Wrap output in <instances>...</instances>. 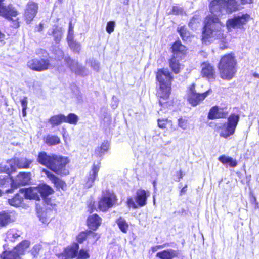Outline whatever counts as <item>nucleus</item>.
I'll return each instance as SVG.
<instances>
[{"mask_svg":"<svg viewBox=\"0 0 259 259\" xmlns=\"http://www.w3.org/2000/svg\"><path fill=\"white\" fill-rule=\"evenodd\" d=\"M15 171V166L9 162L0 163V173L10 174Z\"/></svg>","mask_w":259,"mask_h":259,"instance_id":"36","label":"nucleus"},{"mask_svg":"<svg viewBox=\"0 0 259 259\" xmlns=\"http://www.w3.org/2000/svg\"><path fill=\"white\" fill-rule=\"evenodd\" d=\"M12 238L16 239H17L20 236V235H19L16 232H14L12 234Z\"/></svg>","mask_w":259,"mask_h":259,"instance_id":"56","label":"nucleus"},{"mask_svg":"<svg viewBox=\"0 0 259 259\" xmlns=\"http://www.w3.org/2000/svg\"><path fill=\"white\" fill-rule=\"evenodd\" d=\"M228 115L227 106L220 107L218 105L212 106L207 114V119L209 120L227 118V122L219 127L221 130L220 136L224 138H227L234 134L240 120L239 114L231 113L229 116Z\"/></svg>","mask_w":259,"mask_h":259,"instance_id":"1","label":"nucleus"},{"mask_svg":"<svg viewBox=\"0 0 259 259\" xmlns=\"http://www.w3.org/2000/svg\"><path fill=\"white\" fill-rule=\"evenodd\" d=\"M12 192H13V189H12L7 190L6 191V193H12Z\"/></svg>","mask_w":259,"mask_h":259,"instance_id":"60","label":"nucleus"},{"mask_svg":"<svg viewBox=\"0 0 259 259\" xmlns=\"http://www.w3.org/2000/svg\"><path fill=\"white\" fill-rule=\"evenodd\" d=\"M100 163L98 164H93L92 167V172H90L87 176L85 184L84 187L85 188H91L94 184L96 179L97 177L98 173L100 169Z\"/></svg>","mask_w":259,"mask_h":259,"instance_id":"22","label":"nucleus"},{"mask_svg":"<svg viewBox=\"0 0 259 259\" xmlns=\"http://www.w3.org/2000/svg\"><path fill=\"white\" fill-rule=\"evenodd\" d=\"M115 26V23L114 21H110L107 22L106 30L108 34L112 33L114 30Z\"/></svg>","mask_w":259,"mask_h":259,"instance_id":"45","label":"nucleus"},{"mask_svg":"<svg viewBox=\"0 0 259 259\" xmlns=\"http://www.w3.org/2000/svg\"><path fill=\"white\" fill-rule=\"evenodd\" d=\"M16 180L19 185L25 186L27 185L31 180L30 173L20 172L17 175Z\"/></svg>","mask_w":259,"mask_h":259,"instance_id":"31","label":"nucleus"},{"mask_svg":"<svg viewBox=\"0 0 259 259\" xmlns=\"http://www.w3.org/2000/svg\"><path fill=\"white\" fill-rule=\"evenodd\" d=\"M224 26L215 15H207L204 19L202 28L201 41L202 43L210 42L212 38L221 42L226 40V36L222 28Z\"/></svg>","mask_w":259,"mask_h":259,"instance_id":"2","label":"nucleus"},{"mask_svg":"<svg viewBox=\"0 0 259 259\" xmlns=\"http://www.w3.org/2000/svg\"><path fill=\"white\" fill-rule=\"evenodd\" d=\"M40 247L38 245H35L33 246V247L32 248V249L30 251V253L31 255L34 257H37L38 254L40 251Z\"/></svg>","mask_w":259,"mask_h":259,"instance_id":"50","label":"nucleus"},{"mask_svg":"<svg viewBox=\"0 0 259 259\" xmlns=\"http://www.w3.org/2000/svg\"><path fill=\"white\" fill-rule=\"evenodd\" d=\"M27 97L23 98L21 100V105L22 106V109H26L27 108Z\"/></svg>","mask_w":259,"mask_h":259,"instance_id":"52","label":"nucleus"},{"mask_svg":"<svg viewBox=\"0 0 259 259\" xmlns=\"http://www.w3.org/2000/svg\"><path fill=\"white\" fill-rule=\"evenodd\" d=\"M79 246L78 243H74L71 246L64 248L62 253L58 255L62 259H73L77 257Z\"/></svg>","mask_w":259,"mask_h":259,"instance_id":"17","label":"nucleus"},{"mask_svg":"<svg viewBox=\"0 0 259 259\" xmlns=\"http://www.w3.org/2000/svg\"><path fill=\"white\" fill-rule=\"evenodd\" d=\"M5 0H0V17L6 20H10L11 16L16 17L19 12L11 4L6 5Z\"/></svg>","mask_w":259,"mask_h":259,"instance_id":"15","label":"nucleus"},{"mask_svg":"<svg viewBox=\"0 0 259 259\" xmlns=\"http://www.w3.org/2000/svg\"><path fill=\"white\" fill-rule=\"evenodd\" d=\"M117 200V196L113 191L106 190L98 198V209L101 212H106L116 204Z\"/></svg>","mask_w":259,"mask_h":259,"instance_id":"7","label":"nucleus"},{"mask_svg":"<svg viewBox=\"0 0 259 259\" xmlns=\"http://www.w3.org/2000/svg\"><path fill=\"white\" fill-rule=\"evenodd\" d=\"M187 185H185L180 190V195H183L185 194L187 191Z\"/></svg>","mask_w":259,"mask_h":259,"instance_id":"55","label":"nucleus"},{"mask_svg":"<svg viewBox=\"0 0 259 259\" xmlns=\"http://www.w3.org/2000/svg\"><path fill=\"white\" fill-rule=\"evenodd\" d=\"M32 161L27 158H21L17 159L15 164L19 168H28Z\"/></svg>","mask_w":259,"mask_h":259,"instance_id":"38","label":"nucleus"},{"mask_svg":"<svg viewBox=\"0 0 259 259\" xmlns=\"http://www.w3.org/2000/svg\"><path fill=\"white\" fill-rule=\"evenodd\" d=\"M73 33H74L73 26H72V22L70 21L69 22V28H68V34H67L66 40L73 38H74Z\"/></svg>","mask_w":259,"mask_h":259,"instance_id":"47","label":"nucleus"},{"mask_svg":"<svg viewBox=\"0 0 259 259\" xmlns=\"http://www.w3.org/2000/svg\"><path fill=\"white\" fill-rule=\"evenodd\" d=\"M209 9L211 12L220 11L226 3V0H208Z\"/></svg>","mask_w":259,"mask_h":259,"instance_id":"30","label":"nucleus"},{"mask_svg":"<svg viewBox=\"0 0 259 259\" xmlns=\"http://www.w3.org/2000/svg\"><path fill=\"white\" fill-rule=\"evenodd\" d=\"M65 62L67 65L69 67H72L74 64V61L69 56L65 58Z\"/></svg>","mask_w":259,"mask_h":259,"instance_id":"51","label":"nucleus"},{"mask_svg":"<svg viewBox=\"0 0 259 259\" xmlns=\"http://www.w3.org/2000/svg\"><path fill=\"white\" fill-rule=\"evenodd\" d=\"M38 187L22 188L19 192L24 195L26 199L39 200L40 199Z\"/></svg>","mask_w":259,"mask_h":259,"instance_id":"20","label":"nucleus"},{"mask_svg":"<svg viewBox=\"0 0 259 259\" xmlns=\"http://www.w3.org/2000/svg\"><path fill=\"white\" fill-rule=\"evenodd\" d=\"M219 77L229 81L234 78L238 69V62L235 54L231 52L221 56L217 65Z\"/></svg>","mask_w":259,"mask_h":259,"instance_id":"5","label":"nucleus"},{"mask_svg":"<svg viewBox=\"0 0 259 259\" xmlns=\"http://www.w3.org/2000/svg\"><path fill=\"white\" fill-rule=\"evenodd\" d=\"M13 17H14V16H11V18L10 19L11 20H7L8 21L11 22V24L10 25V27L12 28L13 29H18L20 27V19L19 18L17 17L16 19H13Z\"/></svg>","mask_w":259,"mask_h":259,"instance_id":"43","label":"nucleus"},{"mask_svg":"<svg viewBox=\"0 0 259 259\" xmlns=\"http://www.w3.org/2000/svg\"><path fill=\"white\" fill-rule=\"evenodd\" d=\"M195 83H192L188 87L187 93V101L192 106L195 107L201 103L209 95L210 90L204 93H199L196 92Z\"/></svg>","mask_w":259,"mask_h":259,"instance_id":"9","label":"nucleus"},{"mask_svg":"<svg viewBox=\"0 0 259 259\" xmlns=\"http://www.w3.org/2000/svg\"><path fill=\"white\" fill-rule=\"evenodd\" d=\"M38 10V6L36 3L29 1L26 5L24 10V18L27 24H30L36 16Z\"/></svg>","mask_w":259,"mask_h":259,"instance_id":"14","label":"nucleus"},{"mask_svg":"<svg viewBox=\"0 0 259 259\" xmlns=\"http://www.w3.org/2000/svg\"><path fill=\"white\" fill-rule=\"evenodd\" d=\"M37 161L60 176L69 174V170L66 168V165L69 162L67 157L55 154L48 155L47 152L41 151L38 154Z\"/></svg>","mask_w":259,"mask_h":259,"instance_id":"3","label":"nucleus"},{"mask_svg":"<svg viewBox=\"0 0 259 259\" xmlns=\"http://www.w3.org/2000/svg\"><path fill=\"white\" fill-rule=\"evenodd\" d=\"M102 219L97 214L94 213L88 217L87 226L90 230L94 232L101 225Z\"/></svg>","mask_w":259,"mask_h":259,"instance_id":"19","label":"nucleus"},{"mask_svg":"<svg viewBox=\"0 0 259 259\" xmlns=\"http://www.w3.org/2000/svg\"><path fill=\"white\" fill-rule=\"evenodd\" d=\"M156 256L159 259H172L178 256V253L172 249H166L157 252Z\"/></svg>","mask_w":259,"mask_h":259,"instance_id":"27","label":"nucleus"},{"mask_svg":"<svg viewBox=\"0 0 259 259\" xmlns=\"http://www.w3.org/2000/svg\"><path fill=\"white\" fill-rule=\"evenodd\" d=\"M14 221L12 212L7 210L0 212V228L6 227Z\"/></svg>","mask_w":259,"mask_h":259,"instance_id":"25","label":"nucleus"},{"mask_svg":"<svg viewBox=\"0 0 259 259\" xmlns=\"http://www.w3.org/2000/svg\"><path fill=\"white\" fill-rule=\"evenodd\" d=\"M6 181V178H2L0 176V184L3 185L4 184L5 182Z\"/></svg>","mask_w":259,"mask_h":259,"instance_id":"57","label":"nucleus"},{"mask_svg":"<svg viewBox=\"0 0 259 259\" xmlns=\"http://www.w3.org/2000/svg\"><path fill=\"white\" fill-rule=\"evenodd\" d=\"M182 59V58H178L174 56H171L168 60L169 66L171 72L174 74H178L181 72L183 65L181 64L180 61Z\"/></svg>","mask_w":259,"mask_h":259,"instance_id":"24","label":"nucleus"},{"mask_svg":"<svg viewBox=\"0 0 259 259\" xmlns=\"http://www.w3.org/2000/svg\"><path fill=\"white\" fill-rule=\"evenodd\" d=\"M158 126L162 130H166L173 132L176 130V126L174 125L172 120L168 118H161L157 120Z\"/></svg>","mask_w":259,"mask_h":259,"instance_id":"26","label":"nucleus"},{"mask_svg":"<svg viewBox=\"0 0 259 259\" xmlns=\"http://www.w3.org/2000/svg\"><path fill=\"white\" fill-rule=\"evenodd\" d=\"M3 194H4V193H3V191L0 189V197L2 196Z\"/></svg>","mask_w":259,"mask_h":259,"instance_id":"62","label":"nucleus"},{"mask_svg":"<svg viewBox=\"0 0 259 259\" xmlns=\"http://www.w3.org/2000/svg\"><path fill=\"white\" fill-rule=\"evenodd\" d=\"M51 35L54 37V39L56 43H59L63 36V32L61 28L56 26L52 30Z\"/></svg>","mask_w":259,"mask_h":259,"instance_id":"39","label":"nucleus"},{"mask_svg":"<svg viewBox=\"0 0 259 259\" xmlns=\"http://www.w3.org/2000/svg\"><path fill=\"white\" fill-rule=\"evenodd\" d=\"M155 75L159 83V90L157 92L159 103L163 106L168 103L174 76L172 73L165 68L158 69Z\"/></svg>","mask_w":259,"mask_h":259,"instance_id":"4","label":"nucleus"},{"mask_svg":"<svg viewBox=\"0 0 259 259\" xmlns=\"http://www.w3.org/2000/svg\"><path fill=\"white\" fill-rule=\"evenodd\" d=\"M110 144L108 141H104L102 143L100 146L98 147L95 150V153L97 157H101L108 151Z\"/></svg>","mask_w":259,"mask_h":259,"instance_id":"35","label":"nucleus"},{"mask_svg":"<svg viewBox=\"0 0 259 259\" xmlns=\"http://www.w3.org/2000/svg\"><path fill=\"white\" fill-rule=\"evenodd\" d=\"M253 200H254V203L255 204H257L256 200V198L255 197H253Z\"/></svg>","mask_w":259,"mask_h":259,"instance_id":"63","label":"nucleus"},{"mask_svg":"<svg viewBox=\"0 0 259 259\" xmlns=\"http://www.w3.org/2000/svg\"><path fill=\"white\" fill-rule=\"evenodd\" d=\"M253 76L254 77H256V78H259V74L257 73H254L253 74Z\"/></svg>","mask_w":259,"mask_h":259,"instance_id":"58","label":"nucleus"},{"mask_svg":"<svg viewBox=\"0 0 259 259\" xmlns=\"http://www.w3.org/2000/svg\"><path fill=\"white\" fill-rule=\"evenodd\" d=\"M218 160L224 165H228L230 167H235L238 164L236 160L233 159V158L226 156L225 155H222L220 156Z\"/></svg>","mask_w":259,"mask_h":259,"instance_id":"32","label":"nucleus"},{"mask_svg":"<svg viewBox=\"0 0 259 259\" xmlns=\"http://www.w3.org/2000/svg\"><path fill=\"white\" fill-rule=\"evenodd\" d=\"M66 40L68 46L74 52L79 53L81 48L80 44L75 41L74 38Z\"/></svg>","mask_w":259,"mask_h":259,"instance_id":"41","label":"nucleus"},{"mask_svg":"<svg viewBox=\"0 0 259 259\" xmlns=\"http://www.w3.org/2000/svg\"><path fill=\"white\" fill-rule=\"evenodd\" d=\"M177 31L184 42L190 41L191 40L193 35L185 25L178 27Z\"/></svg>","mask_w":259,"mask_h":259,"instance_id":"28","label":"nucleus"},{"mask_svg":"<svg viewBox=\"0 0 259 259\" xmlns=\"http://www.w3.org/2000/svg\"><path fill=\"white\" fill-rule=\"evenodd\" d=\"M44 29V24L41 23H39L37 26L35 27V31L37 32H41Z\"/></svg>","mask_w":259,"mask_h":259,"instance_id":"54","label":"nucleus"},{"mask_svg":"<svg viewBox=\"0 0 259 259\" xmlns=\"http://www.w3.org/2000/svg\"><path fill=\"white\" fill-rule=\"evenodd\" d=\"M116 223L120 230L123 233H127L128 230L129 225L124 219L120 217L116 220Z\"/></svg>","mask_w":259,"mask_h":259,"instance_id":"37","label":"nucleus"},{"mask_svg":"<svg viewBox=\"0 0 259 259\" xmlns=\"http://www.w3.org/2000/svg\"><path fill=\"white\" fill-rule=\"evenodd\" d=\"M30 242L23 240L10 250H5L0 254V259H21L26 250L29 247Z\"/></svg>","mask_w":259,"mask_h":259,"instance_id":"6","label":"nucleus"},{"mask_svg":"<svg viewBox=\"0 0 259 259\" xmlns=\"http://www.w3.org/2000/svg\"><path fill=\"white\" fill-rule=\"evenodd\" d=\"M88 211L90 213H92L94 211H99L98 206L96 207L95 202L93 200L90 201L87 205Z\"/></svg>","mask_w":259,"mask_h":259,"instance_id":"44","label":"nucleus"},{"mask_svg":"<svg viewBox=\"0 0 259 259\" xmlns=\"http://www.w3.org/2000/svg\"><path fill=\"white\" fill-rule=\"evenodd\" d=\"M183 9L177 6H174L169 14L178 15L182 13Z\"/></svg>","mask_w":259,"mask_h":259,"instance_id":"46","label":"nucleus"},{"mask_svg":"<svg viewBox=\"0 0 259 259\" xmlns=\"http://www.w3.org/2000/svg\"><path fill=\"white\" fill-rule=\"evenodd\" d=\"M26 109H22V114L23 116H25L26 115Z\"/></svg>","mask_w":259,"mask_h":259,"instance_id":"59","label":"nucleus"},{"mask_svg":"<svg viewBox=\"0 0 259 259\" xmlns=\"http://www.w3.org/2000/svg\"><path fill=\"white\" fill-rule=\"evenodd\" d=\"M152 184L153 185L154 187L155 188L156 186V182L155 181H154Z\"/></svg>","mask_w":259,"mask_h":259,"instance_id":"61","label":"nucleus"},{"mask_svg":"<svg viewBox=\"0 0 259 259\" xmlns=\"http://www.w3.org/2000/svg\"><path fill=\"white\" fill-rule=\"evenodd\" d=\"M168 246H169V243H164L162 245H156V246H153L151 248V250L152 251V252L153 253H154L155 252L157 251L159 249H162L163 248H165V247H168Z\"/></svg>","mask_w":259,"mask_h":259,"instance_id":"49","label":"nucleus"},{"mask_svg":"<svg viewBox=\"0 0 259 259\" xmlns=\"http://www.w3.org/2000/svg\"><path fill=\"white\" fill-rule=\"evenodd\" d=\"M178 125L183 130L186 129L188 125L187 120L182 117L178 119Z\"/></svg>","mask_w":259,"mask_h":259,"instance_id":"48","label":"nucleus"},{"mask_svg":"<svg viewBox=\"0 0 259 259\" xmlns=\"http://www.w3.org/2000/svg\"><path fill=\"white\" fill-rule=\"evenodd\" d=\"M250 19V15L247 13L243 14L240 16H235L226 21V25L229 30L235 28L242 29Z\"/></svg>","mask_w":259,"mask_h":259,"instance_id":"11","label":"nucleus"},{"mask_svg":"<svg viewBox=\"0 0 259 259\" xmlns=\"http://www.w3.org/2000/svg\"><path fill=\"white\" fill-rule=\"evenodd\" d=\"M149 192L142 189L137 190L134 197L127 198L126 203L129 208L137 209L145 206L147 203V199Z\"/></svg>","mask_w":259,"mask_h":259,"instance_id":"8","label":"nucleus"},{"mask_svg":"<svg viewBox=\"0 0 259 259\" xmlns=\"http://www.w3.org/2000/svg\"><path fill=\"white\" fill-rule=\"evenodd\" d=\"M176 176L177 178L176 181H179L181 179L183 178V174L181 170L176 172Z\"/></svg>","mask_w":259,"mask_h":259,"instance_id":"53","label":"nucleus"},{"mask_svg":"<svg viewBox=\"0 0 259 259\" xmlns=\"http://www.w3.org/2000/svg\"><path fill=\"white\" fill-rule=\"evenodd\" d=\"M201 76L208 81L214 80L217 77V73L213 65L208 62H203L201 64Z\"/></svg>","mask_w":259,"mask_h":259,"instance_id":"13","label":"nucleus"},{"mask_svg":"<svg viewBox=\"0 0 259 259\" xmlns=\"http://www.w3.org/2000/svg\"><path fill=\"white\" fill-rule=\"evenodd\" d=\"M170 51L172 54L171 56L184 59L188 53V48L178 39L171 44Z\"/></svg>","mask_w":259,"mask_h":259,"instance_id":"12","label":"nucleus"},{"mask_svg":"<svg viewBox=\"0 0 259 259\" xmlns=\"http://www.w3.org/2000/svg\"><path fill=\"white\" fill-rule=\"evenodd\" d=\"M64 114H58L51 116L48 119V122L52 127L58 126L64 122Z\"/></svg>","mask_w":259,"mask_h":259,"instance_id":"34","label":"nucleus"},{"mask_svg":"<svg viewBox=\"0 0 259 259\" xmlns=\"http://www.w3.org/2000/svg\"><path fill=\"white\" fill-rule=\"evenodd\" d=\"M42 172L46 175L47 178L54 184V187L57 190L65 191L67 189V184L64 180L46 169L44 168Z\"/></svg>","mask_w":259,"mask_h":259,"instance_id":"16","label":"nucleus"},{"mask_svg":"<svg viewBox=\"0 0 259 259\" xmlns=\"http://www.w3.org/2000/svg\"><path fill=\"white\" fill-rule=\"evenodd\" d=\"M38 189L39 196H41L46 203L48 204H51V199L48 198V196L54 193L53 189L49 185L44 184L40 187H38Z\"/></svg>","mask_w":259,"mask_h":259,"instance_id":"21","label":"nucleus"},{"mask_svg":"<svg viewBox=\"0 0 259 259\" xmlns=\"http://www.w3.org/2000/svg\"><path fill=\"white\" fill-rule=\"evenodd\" d=\"M51 57L33 58L28 61L27 66L30 70L41 72L49 69L51 67Z\"/></svg>","mask_w":259,"mask_h":259,"instance_id":"10","label":"nucleus"},{"mask_svg":"<svg viewBox=\"0 0 259 259\" xmlns=\"http://www.w3.org/2000/svg\"><path fill=\"white\" fill-rule=\"evenodd\" d=\"M44 142L48 146H54L59 144L61 140L59 137L54 135L48 134L43 138Z\"/></svg>","mask_w":259,"mask_h":259,"instance_id":"33","label":"nucleus"},{"mask_svg":"<svg viewBox=\"0 0 259 259\" xmlns=\"http://www.w3.org/2000/svg\"><path fill=\"white\" fill-rule=\"evenodd\" d=\"M252 3V0H227L225 4L231 11H236L242 8L241 5Z\"/></svg>","mask_w":259,"mask_h":259,"instance_id":"23","label":"nucleus"},{"mask_svg":"<svg viewBox=\"0 0 259 259\" xmlns=\"http://www.w3.org/2000/svg\"><path fill=\"white\" fill-rule=\"evenodd\" d=\"M90 257L89 253V250L85 249H81L78 250L77 259H88Z\"/></svg>","mask_w":259,"mask_h":259,"instance_id":"42","label":"nucleus"},{"mask_svg":"<svg viewBox=\"0 0 259 259\" xmlns=\"http://www.w3.org/2000/svg\"><path fill=\"white\" fill-rule=\"evenodd\" d=\"M24 197V195L19 191L12 198L8 199V201L10 205L19 207L23 204Z\"/></svg>","mask_w":259,"mask_h":259,"instance_id":"29","label":"nucleus"},{"mask_svg":"<svg viewBox=\"0 0 259 259\" xmlns=\"http://www.w3.org/2000/svg\"><path fill=\"white\" fill-rule=\"evenodd\" d=\"M90 237L92 238L94 240V242L96 243V241L100 238V235L91 230L81 231L76 236V241L77 242L76 243H78V244L79 243L81 244Z\"/></svg>","mask_w":259,"mask_h":259,"instance_id":"18","label":"nucleus"},{"mask_svg":"<svg viewBox=\"0 0 259 259\" xmlns=\"http://www.w3.org/2000/svg\"><path fill=\"white\" fill-rule=\"evenodd\" d=\"M227 48V46H224V47H222V49H226V48Z\"/></svg>","mask_w":259,"mask_h":259,"instance_id":"64","label":"nucleus"},{"mask_svg":"<svg viewBox=\"0 0 259 259\" xmlns=\"http://www.w3.org/2000/svg\"><path fill=\"white\" fill-rule=\"evenodd\" d=\"M64 122L68 123L70 124H76L78 120V117L74 113H69L67 116L64 115Z\"/></svg>","mask_w":259,"mask_h":259,"instance_id":"40","label":"nucleus"}]
</instances>
